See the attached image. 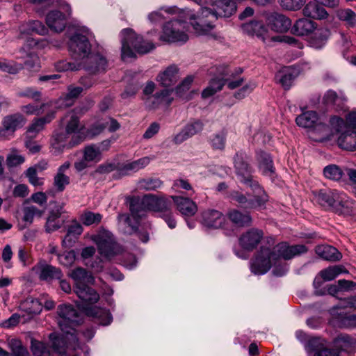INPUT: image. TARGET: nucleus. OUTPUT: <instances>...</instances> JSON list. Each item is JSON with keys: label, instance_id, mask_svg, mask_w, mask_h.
Listing matches in <instances>:
<instances>
[{"label": "nucleus", "instance_id": "nucleus-1", "mask_svg": "<svg viewBox=\"0 0 356 356\" xmlns=\"http://www.w3.org/2000/svg\"><path fill=\"white\" fill-rule=\"evenodd\" d=\"M199 6L197 14L190 10H181L180 15H176L178 19L165 23L162 28L160 40L168 43H185L188 40V25L191 21L195 33L200 35H207L214 40L220 36L213 29V22L218 17H229L236 10L234 1L227 0H192Z\"/></svg>", "mask_w": 356, "mask_h": 356}, {"label": "nucleus", "instance_id": "nucleus-2", "mask_svg": "<svg viewBox=\"0 0 356 356\" xmlns=\"http://www.w3.org/2000/svg\"><path fill=\"white\" fill-rule=\"evenodd\" d=\"M266 242L268 245L261 247L251 263V270L254 274H265L274 265L273 274L282 276L288 271V267L285 264L281 265L280 260L291 259L307 251L304 245H289L287 243L283 242L274 245L275 241L271 237L267 238Z\"/></svg>", "mask_w": 356, "mask_h": 356}, {"label": "nucleus", "instance_id": "nucleus-3", "mask_svg": "<svg viewBox=\"0 0 356 356\" xmlns=\"http://www.w3.org/2000/svg\"><path fill=\"white\" fill-rule=\"evenodd\" d=\"M170 208H171V201L166 197L147 194L143 197L140 205L135 203L131 204L129 215L119 214L118 220L126 234L136 233L142 242L146 243L149 241L147 232H138V220L144 216V211H150L161 214L168 212Z\"/></svg>", "mask_w": 356, "mask_h": 356}, {"label": "nucleus", "instance_id": "nucleus-4", "mask_svg": "<svg viewBox=\"0 0 356 356\" xmlns=\"http://www.w3.org/2000/svg\"><path fill=\"white\" fill-rule=\"evenodd\" d=\"M70 276L74 282V291L81 302L79 307L88 316L97 318L100 324H110L112 317L107 310L97 307H90L99 299L98 293L88 286L95 283L93 275L84 268H76L71 271Z\"/></svg>", "mask_w": 356, "mask_h": 356}, {"label": "nucleus", "instance_id": "nucleus-5", "mask_svg": "<svg viewBox=\"0 0 356 356\" xmlns=\"http://www.w3.org/2000/svg\"><path fill=\"white\" fill-rule=\"evenodd\" d=\"M68 47L73 60L86 64V70L91 74L104 72L107 65L106 58L99 54H91L89 42L92 33L85 26L67 31Z\"/></svg>", "mask_w": 356, "mask_h": 356}, {"label": "nucleus", "instance_id": "nucleus-6", "mask_svg": "<svg viewBox=\"0 0 356 356\" xmlns=\"http://www.w3.org/2000/svg\"><path fill=\"white\" fill-rule=\"evenodd\" d=\"M57 312L58 325L65 334L62 335L61 338L56 339L54 341L55 350L59 355L65 353L60 348V346L61 344L64 345L68 341L73 345H71L70 347L67 346V353L70 356H77L76 349L79 348V343L76 335L74 334V327L80 322L78 312L69 305L58 306Z\"/></svg>", "mask_w": 356, "mask_h": 356}, {"label": "nucleus", "instance_id": "nucleus-7", "mask_svg": "<svg viewBox=\"0 0 356 356\" xmlns=\"http://www.w3.org/2000/svg\"><path fill=\"white\" fill-rule=\"evenodd\" d=\"M121 42V56L124 60L136 58V53L147 54L155 48V45L152 42L143 40L142 37L137 35L130 29L122 31Z\"/></svg>", "mask_w": 356, "mask_h": 356}, {"label": "nucleus", "instance_id": "nucleus-8", "mask_svg": "<svg viewBox=\"0 0 356 356\" xmlns=\"http://www.w3.org/2000/svg\"><path fill=\"white\" fill-rule=\"evenodd\" d=\"M296 124L309 129V137L317 142L330 139V131L327 126L321 120L315 111L303 112L296 118Z\"/></svg>", "mask_w": 356, "mask_h": 356}, {"label": "nucleus", "instance_id": "nucleus-9", "mask_svg": "<svg viewBox=\"0 0 356 356\" xmlns=\"http://www.w3.org/2000/svg\"><path fill=\"white\" fill-rule=\"evenodd\" d=\"M246 185L252 189L253 195L248 193L245 196L239 191H234L230 193L231 199L245 209H255L263 206L267 201V195L258 183L253 182L252 184Z\"/></svg>", "mask_w": 356, "mask_h": 356}, {"label": "nucleus", "instance_id": "nucleus-10", "mask_svg": "<svg viewBox=\"0 0 356 356\" xmlns=\"http://www.w3.org/2000/svg\"><path fill=\"white\" fill-rule=\"evenodd\" d=\"M92 241L97 244L101 255L111 258L119 254L122 248L115 243L113 234L106 230H100L97 234L92 236Z\"/></svg>", "mask_w": 356, "mask_h": 356}, {"label": "nucleus", "instance_id": "nucleus-11", "mask_svg": "<svg viewBox=\"0 0 356 356\" xmlns=\"http://www.w3.org/2000/svg\"><path fill=\"white\" fill-rule=\"evenodd\" d=\"M69 134L66 131H55L51 139V147L55 154L62 153L65 149L73 147L85 140V137L79 133L72 135L71 139L68 140Z\"/></svg>", "mask_w": 356, "mask_h": 356}, {"label": "nucleus", "instance_id": "nucleus-12", "mask_svg": "<svg viewBox=\"0 0 356 356\" xmlns=\"http://www.w3.org/2000/svg\"><path fill=\"white\" fill-rule=\"evenodd\" d=\"M25 118L19 113L5 116L0 127V140H8L15 136V132L25 124Z\"/></svg>", "mask_w": 356, "mask_h": 356}, {"label": "nucleus", "instance_id": "nucleus-13", "mask_svg": "<svg viewBox=\"0 0 356 356\" xmlns=\"http://www.w3.org/2000/svg\"><path fill=\"white\" fill-rule=\"evenodd\" d=\"M60 10H52L46 17V23L55 32L62 31L66 25L67 16L71 15L70 6L63 3L60 6Z\"/></svg>", "mask_w": 356, "mask_h": 356}, {"label": "nucleus", "instance_id": "nucleus-14", "mask_svg": "<svg viewBox=\"0 0 356 356\" xmlns=\"http://www.w3.org/2000/svg\"><path fill=\"white\" fill-rule=\"evenodd\" d=\"M50 337L52 339V348L54 350L52 353L50 351L49 347L46 343L35 339L31 340V349L34 356H70L67 353V346L70 347L71 345H73L72 343L67 341L64 345L61 344L60 346V348L65 353H63L62 355H59L55 350L54 341L57 338H61V336L53 337V334H51Z\"/></svg>", "mask_w": 356, "mask_h": 356}, {"label": "nucleus", "instance_id": "nucleus-15", "mask_svg": "<svg viewBox=\"0 0 356 356\" xmlns=\"http://www.w3.org/2000/svg\"><path fill=\"white\" fill-rule=\"evenodd\" d=\"M37 45V42L32 38H28L26 43L20 49L22 56L19 58L25 59L24 65L31 71H37L40 68V59L38 56L33 51L31 47Z\"/></svg>", "mask_w": 356, "mask_h": 356}, {"label": "nucleus", "instance_id": "nucleus-16", "mask_svg": "<svg viewBox=\"0 0 356 356\" xmlns=\"http://www.w3.org/2000/svg\"><path fill=\"white\" fill-rule=\"evenodd\" d=\"M234 162L236 175L241 182L245 184H252L253 182H257L252 179L251 168L245 161V156L243 153H236L234 158Z\"/></svg>", "mask_w": 356, "mask_h": 356}, {"label": "nucleus", "instance_id": "nucleus-17", "mask_svg": "<svg viewBox=\"0 0 356 356\" xmlns=\"http://www.w3.org/2000/svg\"><path fill=\"white\" fill-rule=\"evenodd\" d=\"M266 19L268 25L276 32H286L291 26L289 18L275 12L266 14Z\"/></svg>", "mask_w": 356, "mask_h": 356}, {"label": "nucleus", "instance_id": "nucleus-18", "mask_svg": "<svg viewBox=\"0 0 356 356\" xmlns=\"http://www.w3.org/2000/svg\"><path fill=\"white\" fill-rule=\"evenodd\" d=\"M241 29L244 33L260 38L264 42H266L269 39L268 30L262 22L252 20L244 23L241 26Z\"/></svg>", "mask_w": 356, "mask_h": 356}, {"label": "nucleus", "instance_id": "nucleus-19", "mask_svg": "<svg viewBox=\"0 0 356 356\" xmlns=\"http://www.w3.org/2000/svg\"><path fill=\"white\" fill-rule=\"evenodd\" d=\"M172 92L170 89H163L145 98V104L149 108H156L161 105L168 106L173 100Z\"/></svg>", "mask_w": 356, "mask_h": 356}, {"label": "nucleus", "instance_id": "nucleus-20", "mask_svg": "<svg viewBox=\"0 0 356 356\" xmlns=\"http://www.w3.org/2000/svg\"><path fill=\"white\" fill-rule=\"evenodd\" d=\"M261 230L252 228L243 234L239 238L241 246L247 250L254 249L263 238Z\"/></svg>", "mask_w": 356, "mask_h": 356}, {"label": "nucleus", "instance_id": "nucleus-21", "mask_svg": "<svg viewBox=\"0 0 356 356\" xmlns=\"http://www.w3.org/2000/svg\"><path fill=\"white\" fill-rule=\"evenodd\" d=\"M180 76L179 69L176 65H170L161 71L156 77V81L163 87L175 85Z\"/></svg>", "mask_w": 356, "mask_h": 356}, {"label": "nucleus", "instance_id": "nucleus-22", "mask_svg": "<svg viewBox=\"0 0 356 356\" xmlns=\"http://www.w3.org/2000/svg\"><path fill=\"white\" fill-rule=\"evenodd\" d=\"M225 220L223 214L216 209H207L202 213V224L209 228L218 229L222 226Z\"/></svg>", "mask_w": 356, "mask_h": 356}, {"label": "nucleus", "instance_id": "nucleus-23", "mask_svg": "<svg viewBox=\"0 0 356 356\" xmlns=\"http://www.w3.org/2000/svg\"><path fill=\"white\" fill-rule=\"evenodd\" d=\"M71 166L70 161H66L58 167L54 177L53 184L58 192H63L70 183L67 172Z\"/></svg>", "mask_w": 356, "mask_h": 356}, {"label": "nucleus", "instance_id": "nucleus-24", "mask_svg": "<svg viewBox=\"0 0 356 356\" xmlns=\"http://www.w3.org/2000/svg\"><path fill=\"white\" fill-rule=\"evenodd\" d=\"M341 192L336 190H321L316 195L317 202L326 209H335Z\"/></svg>", "mask_w": 356, "mask_h": 356}, {"label": "nucleus", "instance_id": "nucleus-25", "mask_svg": "<svg viewBox=\"0 0 356 356\" xmlns=\"http://www.w3.org/2000/svg\"><path fill=\"white\" fill-rule=\"evenodd\" d=\"M177 210L184 216H192L197 211L196 204L190 198L181 196H171Z\"/></svg>", "mask_w": 356, "mask_h": 356}, {"label": "nucleus", "instance_id": "nucleus-26", "mask_svg": "<svg viewBox=\"0 0 356 356\" xmlns=\"http://www.w3.org/2000/svg\"><path fill=\"white\" fill-rule=\"evenodd\" d=\"M333 316L332 323L335 326L340 327H356V315L349 314L343 311L336 312V309L332 311Z\"/></svg>", "mask_w": 356, "mask_h": 356}, {"label": "nucleus", "instance_id": "nucleus-27", "mask_svg": "<svg viewBox=\"0 0 356 356\" xmlns=\"http://www.w3.org/2000/svg\"><path fill=\"white\" fill-rule=\"evenodd\" d=\"M339 147L348 151L356 150V130L347 129L337 138Z\"/></svg>", "mask_w": 356, "mask_h": 356}, {"label": "nucleus", "instance_id": "nucleus-28", "mask_svg": "<svg viewBox=\"0 0 356 356\" xmlns=\"http://www.w3.org/2000/svg\"><path fill=\"white\" fill-rule=\"evenodd\" d=\"M306 349L309 356H337L335 351L325 348L320 339L309 340Z\"/></svg>", "mask_w": 356, "mask_h": 356}, {"label": "nucleus", "instance_id": "nucleus-29", "mask_svg": "<svg viewBox=\"0 0 356 356\" xmlns=\"http://www.w3.org/2000/svg\"><path fill=\"white\" fill-rule=\"evenodd\" d=\"M334 211L344 216L353 215L356 211V203L350 200L346 194L341 193Z\"/></svg>", "mask_w": 356, "mask_h": 356}, {"label": "nucleus", "instance_id": "nucleus-30", "mask_svg": "<svg viewBox=\"0 0 356 356\" xmlns=\"http://www.w3.org/2000/svg\"><path fill=\"white\" fill-rule=\"evenodd\" d=\"M63 120L65 121V131L69 134H81L85 138L86 136L84 134V127L80 124L79 118L72 112L67 113Z\"/></svg>", "mask_w": 356, "mask_h": 356}, {"label": "nucleus", "instance_id": "nucleus-31", "mask_svg": "<svg viewBox=\"0 0 356 356\" xmlns=\"http://www.w3.org/2000/svg\"><path fill=\"white\" fill-rule=\"evenodd\" d=\"M298 74V72L296 69L291 67H286L276 74L275 80L284 88L289 89Z\"/></svg>", "mask_w": 356, "mask_h": 356}, {"label": "nucleus", "instance_id": "nucleus-32", "mask_svg": "<svg viewBox=\"0 0 356 356\" xmlns=\"http://www.w3.org/2000/svg\"><path fill=\"white\" fill-rule=\"evenodd\" d=\"M182 11L177 7H162L150 13L148 15V19L152 24H158L169 16L180 15Z\"/></svg>", "mask_w": 356, "mask_h": 356}, {"label": "nucleus", "instance_id": "nucleus-33", "mask_svg": "<svg viewBox=\"0 0 356 356\" xmlns=\"http://www.w3.org/2000/svg\"><path fill=\"white\" fill-rule=\"evenodd\" d=\"M83 88L80 86H70L67 88V92L61 96L58 100L59 108H67L72 106L75 100L81 95Z\"/></svg>", "mask_w": 356, "mask_h": 356}, {"label": "nucleus", "instance_id": "nucleus-34", "mask_svg": "<svg viewBox=\"0 0 356 356\" xmlns=\"http://www.w3.org/2000/svg\"><path fill=\"white\" fill-rule=\"evenodd\" d=\"M257 160L260 170L264 175L271 176L274 173L275 168L270 154L264 151L257 152Z\"/></svg>", "mask_w": 356, "mask_h": 356}, {"label": "nucleus", "instance_id": "nucleus-35", "mask_svg": "<svg viewBox=\"0 0 356 356\" xmlns=\"http://www.w3.org/2000/svg\"><path fill=\"white\" fill-rule=\"evenodd\" d=\"M316 28V24L312 20L302 18L298 19L292 26L291 31L299 36L308 35Z\"/></svg>", "mask_w": 356, "mask_h": 356}, {"label": "nucleus", "instance_id": "nucleus-36", "mask_svg": "<svg viewBox=\"0 0 356 356\" xmlns=\"http://www.w3.org/2000/svg\"><path fill=\"white\" fill-rule=\"evenodd\" d=\"M303 14L307 17L320 20L327 19L329 15L323 6L315 2L308 3L303 9Z\"/></svg>", "mask_w": 356, "mask_h": 356}, {"label": "nucleus", "instance_id": "nucleus-37", "mask_svg": "<svg viewBox=\"0 0 356 356\" xmlns=\"http://www.w3.org/2000/svg\"><path fill=\"white\" fill-rule=\"evenodd\" d=\"M229 220L236 227H243L252 223V218L248 212L243 213L237 209H231L227 214Z\"/></svg>", "mask_w": 356, "mask_h": 356}, {"label": "nucleus", "instance_id": "nucleus-38", "mask_svg": "<svg viewBox=\"0 0 356 356\" xmlns=\"http://www.w3.org/2000/svg\"><path fill=\"white\" fill-rule=\"evenodd\" d=\"M316 253L325 260L339 261L341 258V253L334 247L328 245H318Z\"/></svg>", "mask_w": 356, "mask_h": 356}, {"label": "nucleus", "instance_id": "nucleus-39", "mask_svg": "<svg viewBox=\"0 0 356 356\" xmlns=\"http://www.w3.org/2000/svg\"><path fill=\"white\" fill-rule=\"evenodd\" d=\"M86 64L81 62L80 60H75L69 62L65 60L58 61L55 64V67L58 72H67V71H77L81 69L86 70Z\"/></svg>", "mask_w": 356, "mask_h": 356}, {"label": "nucleus", "instance_id": "nucleus-40", "mask_svg": "<svg viewBox=\"0 0 356 356\" xmlns=\"http://www.w3.org/2000/svg\"><path fill=\"white\" fill-rule=\"evenodd\" d=\"M61 213L59 211L50 212L45 225L47 232H54L62 227L64 220L60 219Z\"/></svg>", "mask_w": 356, "mask_h": 356}, {"label": "nucleus", "instance_id": "nucleus-41", "mask_svg": "<svg viewBox=\"0 0 356 356\" xmlns=\"http://www.w3.org/2000/svg\"><path fill=\"white\" fill-rule=\"evenodd\" d=\"M345 174V169H342L335 164L328 165L323 169L325 177L335 181L341 180Z\"/></svg>", "mask_w": 356, "mask_h": 356}, {"label": "nucleus", "instance_id": "nucleus-42", "mask_svg": "<svg viewBox=\"0 0 356 356\" xmlns=\"http://www.w3.org/2000/svg\"><path fill=\"white\" fill-rule=\"evenodd\" d=\"M25 156L17 149H11L6 156V165L10 169L18 167L25 162Z\"/></svg>", "mask_w": 356, "mask_h": 356}, {"label": "nucleus", "instance_id": "nucleus-43", "mask_svg": "<svg viewBox=\"0 0 356 356\" xmlns=\"http://www.w3.org/2000/svg\"><path fill=\"white\" fill-rule=\"evenodd\" d=\"M346 273V270L342 266L337 265L329 266L321 270L318 275L325 282L331 281L335 279L339 275Z\"/></svg>", "mask_w": 356, "mask_h": 356}, {"label": "nucleus", "instance_id": "nucleus-44", "mask_svg": "<svg viewBox=\"0 0 356 356\" xmlns=\"http://www.w3.org/2000/svg\"><path fill=\"white\" fill-rule=\"evenodd\" d=\"M336 15L349 27H354L356 25V13L350 8L339 9L336 11Z\"/></svg>", "mask_w": 356, "mask_h": 356}, {"label": "nucleus", "instance_id": "nucleus-45", "mask_svg": "<svg viewBox=\"0 0 356 356\" xmlns=\"http://www.w3.org/2000/svg\"><path fill=\"white\" fill-rule=\"evenodd\" d=\"M62 277L61 271L50 265H44L40 267V279L42 280H49L52 279L60 280Z\"/></svg>", "mask_w": 356, "mask_h": 356}, {"label": "nucleus", "instance_id": "nucleus-46", "mask_svg": "<svg viewBox=\"0 0 356 356\" xmlns=\"http://www.w3.org/2000/svg\"><path fill=\"white\" fill-rule=\"evenodd\" d=\"M54 118V112L48 113L45 117L35 120L28 129L29 133L36 134L42 131L44 125L49 123Z\"/></svg>", "mask_w": 356, "mask_h": 356}, {"label": "nucleus", "instance_id": "nucleus-47", "mask_svg": "<svg viewBox=\"0 0 356 356\" xmlns=\"http://www.w3.org/2000/svg\"><path fill=\"white\" fill-rule=\"evenodd\" d=\"M225 85L224 78H215L213 79L208 87H207L202 92L203 98H208L214 95L218 91L220 90Z\"/></svg>", "mask_w": 356, "mask_h": 356}, {"label": "nucleus", "instance_id": "nucleus-48", "mask_svg": "<svg viewBox=\"0 0 356 356\" xmlns=\"http://www.w3.org/2000/svg\"><path fill=\"white\" fill-rule=\"evenodd\" d=\"M227 133L222 130L209 137V143L213 149L222 150L226 144Z\"/></svg>", "mask_w": 356, "mask_h": 356}, {"label": "nucleus", "instance_id": "nucleus-49", "mask_svg": "<svg viewBox=\"0 0 356 356\" xmlns=\"http://www.w3.org/2000/svg\"><path fill=\"white\" fill-rule=\"evenodd\" d=\"M22 220L26 225H31L35 217L40 218L43 214L42 211L33 205L24 207L22 209Z\"/></svg>", "mask_w": 356, "mask_h": 356}, {"label": "nucleus", "instance_id": "nucleus-50", "mask_svg": "<svg viewBox=\"0 0 356 356\" xmlns=\"http://www.w3.org/2000/svg\"><path fill=\"white\" fill-rule=\"evenodd\" d=\"M22 308L30 314H38L42 311V305L33 298L29 297L22 305Z\"/></svg>", "mask_w": 356, "mask_h": 356}, {"label": "nucleus", "instance_id": "nucleus-51", "mask_svg": "<svg viewBox=\"0 0 356 356\" xmlns=\"http://www.w3.org/2000/svg\"><path fill=\"white\" fill-rule=\"evenodd\" d=\"M83 157L88 162L97 163L101 160L102 152L96 145H88L85 147Z\"/></svg>", "mask_w": 356, "mask_h": 356}, {"label": "nucleus", "instance_id": "nucleus-52", "mask_svg": "<svg viewBox=\"0 0 356 356\" xmlns=\"http://www.w3.org/2000/svg\"><path fill=\"white\" fill-rule=\"evenodd\" d=\"M346 101V98L343 96H339L333 90L327 91L323 97V102L326 104H334L337 106L340 109H343L342 104Z\"/></svg>", "mask_w": 356, "mask_h": 356}, {"label": "nucleus", "instance_id": "nucleus-53", "mask_svg": "<svg viewBox=\"0 0 356 356\" xmlns=\"http://www.w3.org/2000/svg\"><path fill=\"white\" fill-rule=\"evenodd\" d=\"M150 160L149 157L146 156L136 161L127 163L124 165V170L127 172H136L147 166L149 163Z\"/></svg>", "mask_w": 356, "mask_h": 356}, {"label": "nucleus", "instance_id": "nucleus-54", "mask_svg": "<svg viewBox=\"0 0 356 356\" xmlns=\"http://www.w3.org/2000/svg\"><path fill=\"white\" fill-rule=\"evenodd\" d=\"M204 127V122L200 120H195L189 122L184 127L188 136H192L200 133Z\"/></svg>", "mask_w": 356, "mask_h": 356}, {"label": "nucleus", "instance_id": "nucleus-55", "mask_svg": "<svg viewBox=\"0 0 356 356\" xmlns=\"http://www.w3.org/2000/svg\"><path fill=\"white\" fill-rule=\"evenodd\" d=\"M83 232V227L77 222H73L68 227L67 234L65 236L63 242H72L75 238Z\"/></svg>", "mask_w": 356, "mask_h": 356}, {"label": "nucleus", "instance_id": "nucleus-56", "mask_svg": "<svg viewBox=\"0 0 356 356\" xmlns=\"http://www.w3.org/2000/svg\"><path fill=\"white\" fill-rule=\"evenodd\" d=\"M38 172L33 167H29L25 172L24 175L28 179L29 183L35 186H40L44 184V178L38 176Z\"/></svg>", "mask_w": 356, "mask_h": 356}, {"label": "nucleus", "instance_id": "nucleus-57", "mask_svg": "<svg viewBox=\"0 0 356 356\" xmlns=\"http://www.w3.org/2000/svg\"><path fill=\"white\" fill-rule=\"evenodd\" d=\"M163 183L157 178L145 179L139 182V188L146 191H154L161 187Z\"/></svg>", "mask_w": 356, "mask_h": 356}, {"label": "nucleus", "instance_id": "nucleus-58", "mask_svg": "<svg viewBox=\"0 0 356 356\" xmlns=\"http://www.w3.org/2000/svg\"><path fill=\"white\" fill-rule=\"evenodd\" d=\"M102 218V215L98 213L87 211L82 214L81 220L85 225L90 226L94 224H98L101 222Z\"/></svg>", "mask_w": 356, "mask_h": 356}, {"label": "nucleus", "instance_id": "nucleus-59", "mask_svg": "<svg viewBox=\"0 0 356 356\" xmlns=\"http://www.w3.org/2000/svg\"><path fill=\"white\" fill-rule=\"evenodd\" d=\"M9 345L15 356H30L27 350L22 346L20 341L12 339L10 341Z\"/></svg>", "mask_w": 356, "mask_h": 356}, {"label": "nucleus", "instance_id": "nucleus-60", "mask_svg": "<svg viewBox=\"0 0 356 356\" xmlns=\"http://www.w3.org/2000/svg\"><path fill=\"white\" fill-rule=\"evenodd\" d=\"M282 7L289 10H297L302 8L306 0H279Z\"/></svg>", "mask_w": 356, "mask_h": 356}, {"label": "nucleus", "instance_id": "nucleus-61", "mask_svg": "<svg viewBox=\"0 0 356 356\" xmlns=\"http://www.w3.org/2000/svg\"><path fill=\"white\" fill-rule=\"evenodd\" d=\"M330 124L332 128L337 132H342L343 129L348 127L346 121L345 122L342 118L337 115L330 118Z\"/></svg>", "mask_w": 356, "mask_h": 356}, {"label": "nucleus", "instance_id": "nucleus-62", "mask_svg": "<svg viewBox=\"0 0 356 356\" xmlns=\"http://www.w3.org/2000/svg\"><path fill=\"white\" fill-rule=\"evenodd\" d=\"M225 84H227V86L229 89H235L238 86H241L243 82V79L241 77L235 78L231 75H225L223 76Z\"/></svg>", "mask_w": 356, "mask_h": 356}, {"label": "nucleus", "instance_id": "nucleus-63", "mask_svg": "<svg viewBox=\"0 0 356 356\" xmlns=\"http://www.w3.org/2000/svg\"><path fill=\"white\" fill-rule=\"evenodd\" d=\"M255 86L254 83H249L243 86L241 89L234 93V97L237 99H242L248 96L254 90Z\"/></svg>", "mask_w": 356, "mask_h": 356}, {"label": "nucleus", "instance_id": "nucleus-64", "mask_svg": "<svg viewBox=\"0 0 356 356\" xmlns=\"http://www.w3.org/2000/svg\"><path fill=\"white\" fill-rule=\"evenodd\" d=\"M58 261L60 264L69 266L72 264L75 260V254L72 251L64 252L62 254L58 255Z\"/></svg>", "mask_w": 356, "mask_h": 356}]
</instances>
